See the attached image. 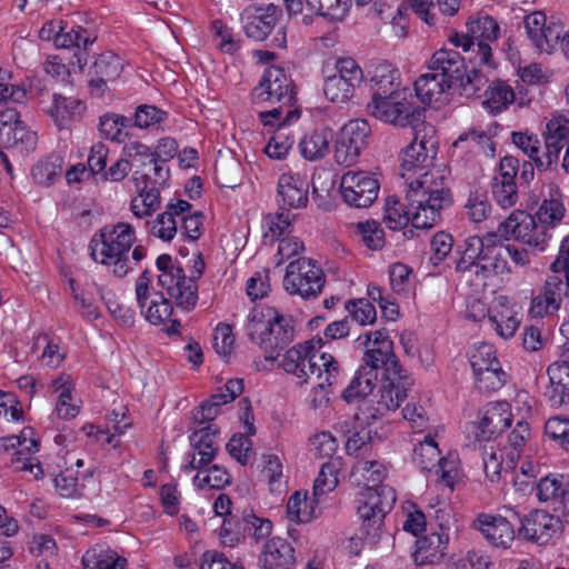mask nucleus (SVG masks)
<instances>
[{"instance_id":"4d7b16f0","label":"nucleus","mask_w":569,"mask_h":569,"mask_svg":"<svg viewBox=\"0 0 569 569\" xmlns=\"http://www.w3.org/2000/svg\"><path fill=\"white\" fill-rule=\"evenodd\" d=\"M310 452L319 459H330L337 451L338 443L336 438L329 432H320L309 439Z\"/></svg>"},{"instance_id":"5701e85b","label":"nucleus","mask_w":569,"mask_h":569,"mask_svg":"<svg viewBox=\"0 0 569 569\" xmlns=\"http://www.w3.org/2000/svg\"><path fill=\"white\" fill-rule=\"evenodd\" d=\"M485 253L476 266V278L485 281L493 274H500L508 269V247L505 246L496 233H488Z\"/></svg>"},{"instance_id":"f257e3e1","label":"nucleus","mask_w":569,"mask_h":569,"mask_svg":"<svg viewBox=\"0 0 569 569\" xmlns=\"http://www.w3.org/2000/svg\"><path fill=\"white\" fill-rule=\"evenodd\" d=\"M405 207L398 198L386 200L383 222L391 230L405 228L409 221L417 229H429L441 220V211L452 203L450 189L441 178L428 172L408 182Z\"/></svg>"},{"instance_id":"c03bdc74","label":"nucleus","mask_w":569,"mask_h":569,"mask_svg":"<svg viewBox=\"0 0 569 569\" xmlns=\"http://www.w3.org/2000/svg\"><path fill=\"white\" fill-rule=\"evenodd\" d=\"M339 461L329 460L322 463L319 475L313 483V497L317 502L321 496L332 491L338 485V472Z\"/></svg>"},{"instance_id":"0e129e2a","label":"nucleus","mask_w":569,"mask_h":569,"mask_svg":"<svg viewBox=\"0 0 569 569\" xmlns=\"http://www.w3.org/2000/svg\"><path fill=\"white\" fill-rule=\"evenodd\" d=\"M307 495L296 491L288 501L287 513L291 520L297 522H308L313 517V508L307 510Z\"/></svg>"},{"instance_id":"052dcab7","label":"nucleus","mask_w":569,"mask_h":569,"mask_svg":"<svg viewBox=\"0 0 569 569\" xmlns=\"http://www.w3.org/2000/svg\"><path fill=\"white\" fill-rule=\"evenodd\" d=\"M216 174L221 187L234 188L241 183V164L233 159L220 162L216 166Z\"/></svg>"},{"instance_id":"ea45409f","label":"nucleus","mask_w":569,"mask_h":569,"mask_svg":"<svg viewBox=\"0 0 569 569\" xmlns=\"http://www.w3.org/2000/svg\"><path fill=\"white\" fill-rule=\"evenodd\" d=\"M308 8L329 22H341L348 16L351 0H306Z\"/></svg>"},{"instance_id":"e433bc0d","label":"nucleus","mask_w":569,"mask_h":569,"mask_svg":"<svg viewBox=\"0 0 569 569\" xmlns=\"http://www.w3.org/2000/svg\"><path fill=\"white\" fill-rule=\"evenodd\" d=\"M453 147L487 158H493L496 152L491 137L486 131L478 129H470L460 134L453 142Z\"/></svg>"},{"instance_id":"dca6fc26","label":"nucleus","mask_w":569,"mask_h":569,"mask_svg":"<svg viewBox=\"0 0 569 569\" xmlns=\"http://www.w3.org/2000/svg\"><path fill=\"white\" fill-rule=\"evenodd\" d=\"M295 99L292 91V81L284 71L277 67L267 69L252 90V100L257 103H281L291 106Z\"/></svg>"},{"instance_id":"864d4df0","label":"nucleus","mask_w":569,"mask_h":569,"mask_svg":"<svg viewBox=\"0 0 569 569\" xmlns=\"http://www.w3.org/2000/svg\"><path fill=\"white\" fill-rule=\"evenodd\" d=\"M131 122L130 118L116 113H106L100 117L99 130L101 134L112 141H122V129Z\"/></svg>"},{"instance_id":"6e6552de","label":"nucleus","mask_w":569,"mask_h":569,"mask_svg":"<svg viewBox=\"0 0 569 569\" xmlns=\"http://www.w3.org/2000/svg\"><path fill=\"white\" fill-rule=\"evenodd\" d=\"M325 273L312 259L299 258L287 266L283 287L289 295L316 298L325 286Z\"/></svg>"},{"instance_id":"9d476101","label":"nucleus","mask_w":569,"mask_h":569,"mask_svg":"<svg viewBox=\"0 0 569 569\" xmlns=\"http://www.w3.org/2000/svg\"><path fill=\"white\" fill-rule=\"evenodd\" d=\"M367 108L372 117L400 127H412L423 118V110L413 106L405 92L372 99Z\"/></svg>"},{"instance_id":"f03ea898","label":"nucleus","mask_w":569,"mask_h":569,"mask_svg":"<svg viewBox=\"0 0 569 569\" xmlns=\"http://www.w3.org/2000/svg\"><path fill=\"white\" fill-rule=\"evenodd\" d=\"M566 212L563 194L551 182L542 188L541 202L533 214L516 210L499 226V231L529 247L545 250L563 223Z\"/></svg>"},{"instance_id":"09e8293b","label":"nucleus","mask_w":569,"mask_h":569,"mask_svg":"<svg viewBox=\"0 0 569 569\" xmlns=\"http://www.w3.org/2000/svg\"><path fill=\"white\" fill-rule=\"evenodd\" d=\"M219 433V428L212 423L196 430L190 436V442L197 455L212 451L214 457L218 451L217 438Z\"/></svg>"},{"instance_id":"de8ad7c7","label":"nucleus","mask_w":569,"mask_h":569,"mask_svg":"<svg viewBox=\"0 0 569 569\" xmlns=\"http://www.w3.org/2000/svg\"><path fill=\"white\" fill-rule=\"evenodd\" d=\"M173 308L171 301L164 298L160 291L153 292V298L150 300L147 309L141 310L146 320L152 325L163 323L170 319Z\"/></svg>"},{"instance_id":"f704fd0d","label":"nucleus","mask_w":569,"mask_h":569,"mask_svg":"<svg viewBox=\"0 0 569 569\" xmlns=\"http://www.w3.org/2000/svg\"><path fill=\"white\" fill-rule=\"evenodd\" d=\"M366 348L367 350L363 356V365L361 367H368V370H371L372 373H377V370L382 368L385 378L392 380H399L400 375L406 372L393 353V350L391 353L380 355L376 352V347Z\"/></svg>"},{"instance_id":"680f3d73","label":"nucleus","mask_w":569,"mask_h":569,"mask_svg":"<svg viewBox=\"0 0 569 569\" xmlns=\"http://www.w3.org/2000/svg\"><path fill=\"white\" fill-rule=\"evenodd\" d=\"M346 309L351 319L361 326L371 325L376 321L377 312L368 300L359 299L357 301H348Z\"/></svg>"},{"instance_id":"a211bd4d","label":"nucleus","mask_w":569,"mask_h":569,"mask_svg":"<svg viewBox=\"0 0 569 569\" xmlns=\"http://www.w3.org/2000/svg\"><path fill=\"white\" fill-rule=\"evenodd\" d=\"M281 10L273 3L266 7L248 6L241 13L246 36L254 41L264 40L278 23Z\"/></svg>"},{"instance_id":"6e6d98bb","label":"nucleus","mask_w":569,"mask_h":569,"mask_svg":"<svg viewBox=\"0 0 569 569\" xmlns=\"http://www.w3.org/2000/svg\"><path fill=\"white\" fill-rule=\"evenodd\" d=\"M465 209L469 219L478 223L488 217L491 206L485 192L473 191L470 192Z\"/></svg>"},{"instance_id":"774afa93","label":"nucleus","mask_w":569,"mask_h":569,"mask_svg":"<svg viewBox=\"0 0 569 569\" xmlns=\"http://www.w3.org/2000/svg\"><path fill=\"white\" fill-rule=\"evenodd\" d=\"M167 118V112L149 104H141L137 108L134 113V126L146 129L163 122Z\"/></svg>"},{"instance_id":"bb28decb","label":"nucleus","mask_w":569,"mask_h":569,"mask_svg":"<svg viewBox=\"0 0 569 569\" xmlns=\"http://www.w3.org/2000/svg\"><path fill=\"white\" fill-rule=\"evenodd\" d=\"M295 562V548L287 539L280 537L269 539L259 556V565L262 569H290Z\"/></svg>"},{"instance_id":"58836bf2","label":"nucleus","mask_w":569,"mask_h":569,"mask_svg":"<svg viewBox=\"0 0 569 569\" xmlns=\"http://www.w3.org/2000/svg\"><path fill=\"white\" fill-rule=\"evenodd\" d=\"M83 569H126L127 559L111 549L94 547L82 556Z\"/></svg>"},{"instance_id":"e2e57ef3","label":"nucleus","mask_w":569,"mask_h":569,"mask_svg":"<svg viewBox=\"0 0 569 569\" xmlns=\"http://www.w3.org/2000/svg\"><path fill=\"white\" fill-rule=\"evenodd\" d=\"M61 172L59 159H46L39 161L32 168V178L39 186H50L58 174Z\"/></svg>"},{"instance_id":"b1692460","label":"nucleus","mask_w":569,"mask_h":569,"mask_svg":"<svg viewBox=\"0 0 569 569\" xmlns=\"http://www.w3.org/2000/svg\"><path fill=\"white\" fill-rule=\"evenodd\" d=\"M439 528L440 531H432L416 540V550L412 553L416 565H432L445 557L449 535L445 531L442 525H439Z\"/></svg>"},{"instance_id":"338daca9","label":"nucleus","mask_w":569,"mask_h":569,"mask_svg":"<svg viewBox=\"0 0 569 569\" xmlns=\"http://www.w3.org/2000/svg\"><path fill=\"white\" fill-rule=\"evenodd\" d=\"M272 532V522L269 519L257 517L252 511L246 512V535L257 543L268 538Z\"/></svg>"},{"instance_id":"f3484780","label":"nucleus","mask_w":569,"mask_h":569,"mask_svg":"<svg viewBox=\"0 0 569 569\" xmlns=\"http://www.w3.org/2000/svg\"><path fill=\"white\" fill-rule=\"evenodd\" d=\"M520 523L518 537L537 545H546L562 529V522L557 516L543 510L531 511L520 519Z\"/></svg>"},{"instance_id":"20e7f679","label":"nucleus","mask_w":569,"mask_h":569,"mask_svg":"<svg viewBox=\"0 0 569 569\" xmlns=\"http://www.w3.org/2000/svg\"><path fill=\"white\" fill-rule=\"evenodd\" d=\"M292 318L273 307L253 308L248 315L247 331L266 351L287 347L295 337Z\"/></svg>"},{"instance_id":"2f4dec72","label":"nucleus","mask_w":569,"mask_h":569,"mask_svg":"<svg viewBox=\"0 0 569 569\" xmlns=\"http://www.w3.org/2000/svg\"><path fill=\"white\" fill-rule=\"evenodd\" d=\"M278 194L283 206L303 208L308 203V183L300 176L283 173L278 181Z\"/></svg>"},{"instance_id":"1a4fd4ad","label":"nucleus","mask_w":569,"mask_h":569,"mask_svg":"<svg viewBox=\"0 0 569 569\" xmlns=\"http://www.w3.org/2000/svg\"><path fill=\"white\" fill-rule=\"evenodd\" d=\"M320 347V339L308 340L293 346L284 353L281 367L287 373L299 379L300 383H306L312 376L322 379V372L325 371L320 359L321 355H318Z\"/></svg>"},{"instance_id":"4be33fe9","label":"nucleus","mask_w":569,"mask_h":569,"mask_svg":"<svg viewBox=\"0 0 569 569\" xmlns=\"http://www.w3.org/2000/svg\"><path fill=\"white\" fill-rule=\"evenodd\" d=\"M565 297V286L559 273L548 276L539 295L532 298L529 312L536 318L553 315L560 309Z\"/></svg>"},{"instance_id":"13d9d810","label":"nucleus","mask_w":569,"mask_h":569,"mask_svg":"<svg viewBox=\"0 0 569 569\" xmlns=\"http://www.w3.org/2000/svg\"><path fill=\"white\" fill-rule=\"evenodd\" d=\"M229 481L230 477L228 471L218 465H213L210 468H208L204 471L203 476H201V473L199 472L193 478V482L199 488H203L207 486L212 489H221L224 486H227Z\"/></svg>"},{"instance_id":"aec40b11","label":"nucleus","mask_w":569,"mask_h":569,"mask_svg":"<svg viewBox=\"0 0 569 569\" xmlns=\"http://www.w3.org/2000/svg\"><path fill=\"white\" fill-rule=\"evenodd\" d=\"M540 501H550L552 511L561 522H569V477L547 476L537 485Z\"/></svg>"},{"instance_id":"412c9836","label":"nucleus","mask_w":569,"mask_h":569,"mask_svg":"<svg viewBox=\"0 0 569 569\" xmlns=\"http://www.w3.org/2000/svg\"><path fill=\"white\" fill-rule=\"evenodd\" d=\"M473 529L481 535L495 547L507 549L511 546L516 538L513 523L503 516H491L480 513L472 523Z\"/></svg>"},{"instance_id":"473e14b6","label":"nucleus","mask_w":569,"mask_h":569,"mask_svg":"<svg viewBox=\"0 0 569 569\" xmlns=\"http://www.w3.org/2000/svg\"><path fill=\"white\" fill-rule=\"evenodd\" d=\"M333 131L330 128H317L306 133L299 142L301 156L309 161L323 159L330 151Z\"/></svg>"},{"instance_id":"7ed1b4c3","label":"nucleus","mask_w":569,"mask_h":569,"mask_svg":"<svg viewBox=\"0 0 569 569\" xmlns=\"http://www.w3.org/2000/svg\"><path fill=\"white\" fill-rule=\"evenodd\" d=\"M134 241L136 232L131 224H107L90 241L91 258L107 266L116 277L123 278L133 269L129 251Z\"/></svg>"},{"instance_id":"69168bd1","label":"nucleus","mask_w":569,"mask_h":569,"mask_svg":"<svg viewBox=\"0 0 569 569\" xmlns=\"http://www.w3.org/2000/svg\"><path fill=\"white\" fill-rule=\"evenodd\" d=\"M469 361L473 372L487 367L491 368L493 362H499L493 346L485 342L479 343L472 349Z\"/></svg>"},{"instance_id":"4c0bfd02","label":"nucleus","mask_w":569,"mask_h":569,"mask_svg":"<svg viewBox=\"0 0 569 569\" xmlns=\"http://www.w3.org/2000/svg\"><path fill=\"white\" fill-rule=\"evenodd\" d=\"M451 88L446 80L436 76L432 71L421 74L415 82L416 94L425 104L440 101Z\"/></svg>"},{"instance_id":"49530a36","label":"nucleus","mask_w":569,"mask_h":569,"mask_svg":"<svg viewBox=\"0 0 569 569\" xmlns=\"http://www.w3.org/2000/svg\"><path fill=\"white\" fill-rule=\"evenodd\" d=\"M476 386L480 391L490 392L500 389L507 381V373L500 362H493V367L475 371Z\"/></svg>"},{"instance_id":"39448f33","label":"nucleus","mask_w":569,"mask_h":569,"mask_svg":"<svg viewBox=\"0 0 569 569\" xmlns=\"http://www.w3.org/2000/svg\"><path fill=\"white\" fill-rule=\"evenodd\" d=\"M413 138L411 143L403 150L401 158L402 177L407 183L428 172L435 178L443 177L435 174L428 169L432 166L438 153V138L433 126L423 120L412 126Z\"/></svg>"},{"instance_id":"7c9ffc66","label":"nucleus","mask_w":569,"mask_h":569,"mask_svg":"<svg viewBox=\"0 0 569 569\" xmlns=\"http://www.w3.org/2000/svg\"><path fill=\"white\" fill-rule=\"evenodd\" d=\"M320 359L322 360V379H318L317 387L312 389L311 393V407L319 409L328 405L329 395L331 393L330 388L339 382V363L329 353H321Z\"/></svg>"},{"instance_id":"8fccbe9b","label":"nucleus","mask_w":569,"mask_h":569,"mask_svg":"<svg viewBox=\"0 0 569 569\" xmlns=\"http://www.w3.org/2000/svg\"><path fill=\"white\" fill-rule=\"evenodd\" d=\"M122 69L120 58L110 51L99 54L91 66V72L94 76L103 77L109 81H114Z\"/></svg>"},{"instance_id":"423d86ee","label":"nucleus","mask_w":569,"mask_h":569,"mask_svg":"<svg viewBox=\"0 0 569 569\" xmlns=\"http://www.w3.org/2000/svg\"><path fill=\"white\" fill-rule=\"evenodd\" d=\"M396 502V491L389 486L362 488L357 511L362 519L361 530L372 542L380 536L386 515Z\"/></svg>"},{"instance_id":"0eeeda50","label":"nucleus","mask_w":569,"mask_h":569,"mask_svg":"<svg viewBox=\"0 0 569 569\" xmlns=\"http://www.w3.org/2000/svg\"><path fill=\"white\" fill-rule=\"evenodd\" d=\"M159 284L183 311L192 310L198 301V286L194 277H187L182 267L173 263L171 256L160 254L156 260Z\"/></svg>"},{"instance_id":"c9c22d12","label":"nucleus","mask_w":569,"mask_h":569,"mask_svg":"<svg viewBox=\"0 0 569 569\" xmlns=\"http://www.w3.org/2000/svg\"><path fill=\"white\" fill-rule=\"evenodd\" d=\"M291 118H298L297 111L288 110L286 120L280 123L264 147V152L272 159H284L295 143V137L287 124Z\"/></svg>"},{"instance_id":"79ce46f5","label":"nucleus","mask_w":569,"mask_h":569,"mask_svg":"<svg viewBox=\"0 0 569 569\" xmlns=\"http://www.w3.org/2000/svg\"><path fill=\"white\" fill-rule=\"evenodd\" d=\"M530 437V427L526 421H518L515 429L508 436V445L506 446L508 461L505 471L513 469L516 461L526 446Z\"/></svg>"},{"instance_id":"4468645a","label":"nucleus","mask_w":569,"mask_h":569,"mask_svg":"<svg viewBox=\"0 0 569 569\" xmlns=\"http://www.w3.org/2000/svg\"><path fill=\"white\" fill-rule=\"evenodd\" d=\"M370 131L369 123L363 119L351 120L345 124L336 141V162L347 167L352 166L367 146Z\"/></svg>"},{"instance_id":"cd10ccee","label":"nucleus","mask_w":569,"mask_h":569,"mask_svg":"<svg viewBox=\"0 0 569 569\" xmlns=\"http://www.w3.org/2000/svg\"><path fill=\"white\" fill-rule=\"evenodd\" d=\"M488 322L496 332L508 339L512 337L520 325L519 313L510 305L507 297H498L488 312Z\"/></svg>"},{"instance_id":"37998d69","label":"nucleus","mask_w":569,"mask_h":569,"mask_svg":"<svg viewBox=\"0 0 569 569\" xmlns=\"http://www.w3.org/2000/svg\"><path fill=\"white\" fill-rule=\"evenodd\" d=\"M515 91L503 81H496L489 87L483 106L493 114L506 110L515 101Z\"/></svg>"},{"instance_id":"bf43d9fd","label":"nucleus","mask_w":569,"mask_h":569,"mask_svg":"<svg viewBox=\"0 0 569 569\" xmlns=\"http://www.w3.org/2000/svg\"><path fill=\"white\" fill-rule=\"evenodd\" d=\"M19 123L16 110L0 112V148L9 149V146H16L14 134Z\"/></svg>"},{"instance_id":"393cba45","label":"nucleus","mask_w":569,"mask_h":569,"mask_svg":"<svg viewBox=\"0 0 569 569\" xmlns=\"http://www.w3.org/2000/svg\"><path fill=\"white\" fill-rule=\"evenodd\" d=\"M511 418L510 405L507 401L488 403L478 423L477 438L490 440L492 436L502 432L510 426Z\"/></svg>"},{"instance_id":"c756f323","label":"nucleus","mask_w":569,"mask_h":569,"mask_svg":"<svg viewBox=\"0 0 569 569\" xmlns=\"http://www.w3.org/2000/svg\"><path fill=\"white\" fill-rule=\"evenodd\" d=\"M376 383L377 373H372L368 367H360L356 377L342 392V397L349 403L361 401L360 410L367 413L373 403V399L368 397L372 393Z\"/></svg>"},{"instance_id":"a878e982","label":"nucleus","mask_w":569,"mask_h":569,"mask_svg":"<svg viewBox=\"0 0 569 569\" xmlns=\"http://www.w3.org/2000/svg\"><path fill=\"white\" fill-rule=\"evenodd\" d=\"M429 70L452 87L458 82V79L463 78L466 63L459 52L451 49H440L432 54Z\"/></svg>"},{"instance_id":"3c124183","label":"nucleus","mask_w":569,"mask_h":569,"mask_svg":"<svg viewBox=\"0 0 569 569\" xmlns=\"http://www.w3.org/2000/svg\"><path fill=\"white\" fill-rule=\"evenodd\" d=\"M220 540L223 545L232 547L246 537V511L241 518H224L219 532Z\"/></svg>"},{"instance_id":"72a5a7b5","label":"nucleus","mask_w":569,"mask_h":569,"mask_svg":"<svg viewBox=\"0 0 569 569\" xmlns=\"http://www.w3.org/2000/svg\"><path fill=\"white\" fill-rule=\"evenodd\" d=\"M398 71L387 62L378 63L371 76L372 99L387 98L395 93L403 92L399 89L400 83L397 82Z\"/></svg>"},{"instance_id":"f8f14e48","label":"nucleus","mask_w":569,"mask_h":569,"mask_svg":"<svg viewBox=\"0 0 569 569\" xmlns=\"http://www.w3.org/2000/svg\"><path fill=\"white\" fill-rule=\"evenodd\" d=\"M525 29L532 44L540 52L551 54L559 44L565 24L559 17L547 18L542 11H535L525 17Z\"/></svg>"},{"instance_id":"9b49d317","label":"nucleus","mask_w":569,"mask_h":569,"mask_svg":"<svg viewBox=\"0 0 569 569\" xmlns=\"http://www.w3.org/2000/svg\"><path fill=\"white\" fill-rule=\"evenodd\" d=\"M545 136V159L538 160V169L547 170L557 163L563 143L569 139V110L556 112L547 122ZM562 168L569 173V141L562 159Z\"/></svg>"},{"instance_id":"c85d7f7f","label":"nucleus","mask_w":569,"mask_h":569,"mask_svg":"<svg viewBox=\"0 0 569 569\" xmlns=\"http://www.w3.org/2000/svg\"><path fill=\"white\" fill-rule=\"evenodd\" d=\"M489 243L488 233L480 238L471 236L457 246L456 253L459 256L456 262V271L466 278L476 277V266L485 253V247Z\"/></svg>"},{"instance_id":"ddd939ff","label":"nucleus","mask_w":569,"mask_h":569,"mask_svg":"<svg viewBox=\"0 0 569 569\" xmlns=\"http://www.w3.org/2000/svg\"><path fill=\"white\" fill-rule=\"evenodd\" d=\"M412 460L421 471L435 470L442 482L448 487L453 486L457 472L456 458L452 456L440 457L438 445L430 435L415 447Z\"/></svg>"},{"instance_id":"a18cd8bd","label":"nucleus","mask_w":569,"mask_h":569,"mask_svg":"<svg viewBox=\"0 0 569 569\" xmlns=\"http://www.w3.org/2000/svg\"><path fill=\"white\" fill-rule=\"evenodd\" d=\"M352 476L365 480L363 488H378L386 478V468L376 460L359 461L353 466ZM359 480V478H357Z\"/></svg>"},{"instance_id":"2eb2a0df","label":"nucleus","mask_w":569,"mask_h":569,"mask_svg":"<svg viewBox=\"0 0 569 569\" xmlns=\"http://www.w3.org/2000/svg\"><path fill=\"white\" fill-rule=\"evenodd\" d=\"M379 182L365 171H348L340 181L343 201L355 208H368L378 197Z\"/></svg>"},{"instance_id":"5fc2aeb1","label":"nucleus","mask_w":569,"mask_h":569,"mask_svg":"<svg viewBox=\"0 0 569 569\" xmlns=\"http://www.w3.org/2000/svg\"><path fill=\"white\" fill-rule=\"evenodd\" d=\"M468 31L477 41H495L499 36V24L492 17L483 16L470 21Z\"/></svg>"},{"instance_id":"a19ab883","label":"nucleus","mask_w":569,"mask_h":569,"mask_svg":"<svg viewBox=\"0 0 569 569\" xmlns=\"http://www.w3.org/2000/svg\"><path fill=\"white\" fill-rule=\"evenodd\" d=\"M82 108L83 106L79 100L54 93L52 94L51 104L47 107L46 112L59 127H62L73 114L80 113Z\"/></svg>"},{"instance_id":"603ef678","label":"nucleus","mask_w":569,"mask_h":569,"mask_svg":"<svg viewBox=\"0 0 569 569\" xmlns=\"http://www.w3.org/2000/svg\"><path fill=\"white\" fill-rule=\"evenodd\" d=\"M355 87L336 74L326 78L323 93L332 102H347L355 93Z\"/></svg>"},{"instance_id":"6ab92c4d","label":"nucleus","mask_w":569,"mask_h":569,"mask_svg":"<svg viewBox=\"0 0 569 569\" xmlns=\"http://www.w3.org/2000/svg\"><path fill=\"white\" fill-rule=\"evenodd\" d=\"M410 377L403 372L399 380L387 379L380 387L378 395L373 396V403L370 411H367V419H377L388 411L396 410L407 398V391L411 387Z\"/></svg>"}]
</instances>
